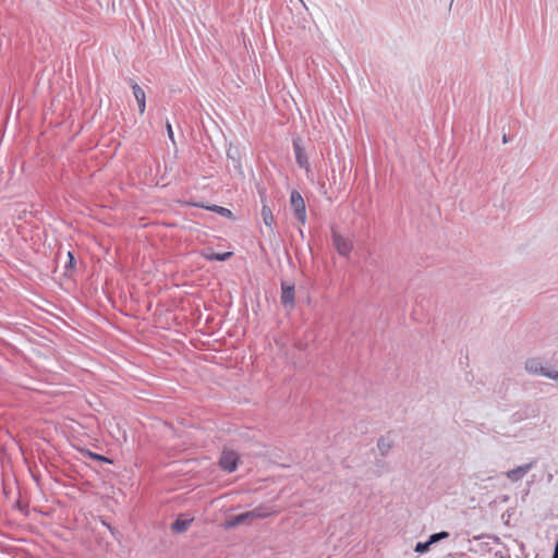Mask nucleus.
Returning <instances> with one entry per match:
<instances>
[{
	"instance_id": "f03ea898",
	"label": "nucleus",
	"mask_w": 558,
	"mask_h": 558,
	"mask_svg": "<svg viewBox=\"0 0 558 558\" xmlns=\"http://www.w3.org/2000/svg\"><path fill=\"white\" fill-rule=\"evenodd\" d=\"M331 240L337 253L348 258L353 250V240L350 236L341 234L336 229L331 230Z\"/></svg>"
},
{
	"instance_id": "1a4fd4ad",
	"label": "nucleus",
	"mask_w": 558,
	"mask_h": 558,
	"mask_svg": "<svg viewBox=\"0 0 558 558\" xmlns=\"http://www.w3.org/2000/svg\"><path fill=\"white\" fill-rule=\"evenodd\" d=\"M132 89H133V94H134V97L136 99V102L138 105V110H140V113H144L145 112V108H146V96H145V92L143 90V88L136 84V83H133L132 84Z\"/></svg>"
},
{
	"instance_id": "39448f33",
	"label": "nucleus",
	"mask_w": 558,
	"mask_h": 558,
	"mask_svg": "<svg viewBox=\"0 0 558 558\" xmlns=\"http://www.w3.org/2000/svg\"><path fill=\"white\" fill-rule=\"evenodd\" d=\"M534 462L519 465L512 470L507 471L505 475L510 482L517 483L521 481L532 470Z\"/></svg>"
},
{
	"instance_id": "6ab92c4d",
	"label": "nucleus",
	"mask_w": 558,
	"mask_h": 558,
	"mask_svg": "<svg viewBox=\"0 0 558 558\" xmlns=\"http://www.w3.org/2000/svg\"><path fill=\"white\" fill-rule=\"evenodd\" d=\"M68 255H69V258H70V264H73V259H74V257H73L72 253H71V252H69V254H68Z\"/></svg>"
},
{
	"instance_id": "2eb2a0df",
	"label": "nucleus",
	"mask_w": 558,
	"mask_h": 558,
	"mask_svg": "<svg viewBox=\"0 0 558 558\" xmlns=\"http://www.w3.org/2000/svg\"><path fill=\"white\" fill-rule=\"evenodd\" d=\"M449 537V533L448 532H439V533H435V534H432L429 536V539H428V544L433 545L439 541H442V539H446Z\"/></svg>"
},
{
	"instance_id": "4be33fe9",
	"label": "nucleus",
	"mask_w": 558,
	"mask_h": 558,
	"mask_svg": "<svg viewBox=\"0 0 558 558\" xmlns=\"http://www.w3.org/2000/svg\"><path fill=\"white\" fill-rule=\"evenodd\" d=\"M500 558H504L502 556H500Z\"/></svg>"
},
{
	"instance_id": "7ed1b4c3",
	"label": "nucleus",
	"mask_w": 558,
	"mask_h": 558,
	"mask_svg": "<svg viewBox=\"0 0 558 558\" xmlns=\"http://www.w3.org/2000/svg\"><path fill=\"white\" fill-rule=\"evenodd\" d=\"M525 371L533 375H539L547 378L556 377V371L546 367L538 357H531L525 361Z\"/></svg>"
},
{
	"instance_id": "f257e3e1",
	"label": "nucleus",
	"mask_w": 558,
	"mask_h": 558,
	"mask_svg": "<svg viewBox=\"0 0 558 558\" xmlns=\"http://www.w3.org/2000/svg\"><path fill=\"white\" fill-rule=\"evenodd\" d=\"M276 513H277V511L270 509L269 507L258 506L251 511L238 514V515L233 517L232 519L226 521L225 527L232 529V527H235L241 524L251 523L254 520L269 518Z\"/></svg>"
},
{
	"instance_id": "9d476101",
	"label": "nucleus",
	"mask_w": 558,
	"mask_h": 558,
	"mask_svg": "<svg viewBox=\"0 0 558 558\" xmlns=\"http://www.w3.org/2000/svg\"><path fill=\"white\" fill-rule=\"evenodd\" d=\"M377 448L379 450V453L381 456H387L391 449L393 448V440L391 437L389 436H381L378 440H377Z\"/></svg>"
},
{
	"instance_id": "ddd939ff",
	"label": "nucleus",
	"mask_w": 558,
	"mask_h": 558,
	"mask_svg": "<svg viewBox=\"0 0 558 558\" xmlns=\"http://www.w3.org/2000/svg\"><path fill=\"white\" fill-rule=\"evenodd\" d=\"M260 215H262L264 223L267 227L271 228L275 222V218H274L271 209L266 204H263Z\"/></svg>"
},
{
	"instance_id": "4468645a",
	"label": "nucleus",
	"mask_w": 558,
	"mask_h": 558,
	"mask_svg": "<svg viewBox=\"0 0 558 558\" xmlns=\"http://www.w3.org/2000/svg\"><path fill=\"white\" fill-rule=\"evenodd\" d=\"M231 255H232L231 252H227V253H210V254H205L204 256L208 260H220V262H223V260H227Z\"/></svg>"
},
{
	"instance_id": "f3484780",
	"label": "nucleus",
	"mask_w": 558,
	"mask_h": 558,
	"mask_svg": "<svg viewBox=\"0 0 558 558\" xmlns=\"http://www.w3.org/2000/svg\"><path fill=\"white\" fill-rule=\"evenodd\" d=\"M166 128H167L169 138L172 142H174V135H173V131H172V126H171L170 122H167Z\"/></svg>"
},
{
	"instance_id": "0eeeda50",
	"label": "nucleus",
	"mask_w": 558,
	"mask_h": 558,
	"mask_svg": "<svg viewBox=\"0 0 558 558\" xmlns=\"http://www.w3.org/2000/svg\"><path fill=\"white\" fill-rule=\"evenodd\" d=\"M293 148H294L296 163L301 168H306L307 169L308 168V160H307V157L305 155V151H304L303 147L301 146V141L300 140H294L293 141Z\"/></svg>"
},
{
	"instance_id": "20e7f679",
	"label": "nucleus",
	"mask_w": 558,
	"mask_h": 558,
	"mask_svg": "<svg viewBox=\"0 0 558 558\" xmlns=\"http://www.w3.org/2000/svg\"><path fill=\"white\" fill-rule=\"evenodd\" d=\"M290 204L296 218L301 221V223L304 225L306 222L305 203L298 191H292L290 196Z\"/></svg>"
},
{
	"instance_id": "a211bd4d",
	"label": "nucleus",
	"mask_w": 558,
	"mask_h": 558,
	"mask_svg": "<svg viewBox=\"0 0 558 558\" xmlns=\"http://www.w3.org/2000/svg\"><path fill=\"white\" fill-rule=\"evenodd\" d=\"M551 558H558V539L556 541L555 549H554V554H553Z\"/></svg>"
},
{
	"instance_id": "6e6552de",
	"label": "nucleus",
	"mask_w": 558,
	"mask_h": 558,
	"mask_svg": "<svg viewBox=\"0 0 558 558\" xmlns=\"http://www.w3.org/2000/svg\"><path fill=\"white\" fill-rule=\"evenodd\" d=\"M281 302L284 306L292 307L294 305V287L282 283L281 286Z\"/></svg>"
},
{
	"instance_id": "412c9836",
	"label": "nucleus",
	"mask_w": 558,
	"mask_h": 558,
	"mask_svg": "<svg viewBox=\"0 0 558 558\" xmlns=\"http://www.w3.org/2000/svg\"><path fill=\"white\" fill-rule=\"evenodd\" d=\"M95 458H97V459H99V460H102V459H104L102 457L97 456V454L95 456Z\"/></svg>"
},
{
	"instance_id": "9b49d317",
	"label": "nucleus",
	"mask_w": 558,
	"mask_h": 558,
	"mask_svg": "<svg viewBox=\"0 0 558 558\" xmlns=\"http://www.w3.org/2000/svg\"><path fill=\"white\" fill-rule=\"evenodd\" d=\"M192 521H193V519H189V518H178L172 523V530H174L175 532L182 533L189 529Z\"/></svg>"
},
{
	"instance_id": "aec40b11",
	"label": "nucleus",
	"mask_w": 558,
	"mask_h": 558,
	"mask_svg": "<svg viewBox=\"0 0 558 558\" xmlns=\"http://www.w3.org/2000/svg\"><path fill=\"white\" fill-rule=\"evenodd\" d=\"M556 377H551L550 379L558 380V372L556 371Z\"/></svg>"
},
{
	"instance_id": "dca6fc26",
	"label": "nucleus",
	"mask_w": 558,
	"mask_h": 558,
	"mask_svg": "<svg viewBox=\"0 0 558 558\" xmlns=\"http://www.w3.org/2000/svg\"><path fill=\"white\" fill-rule=\"evenodd\" d=\"M430 544H428V541L425 543H417L415 546V553L417 554H424L429 550Z\"/></svg>"
},
{
	"instance_id": "423d86ee",
	"label": "nucleus",
	"mask_w": 558,
	"mask_h": 558,
	"mask_svg": "<svg viewBox=\"0 0 558 558\" xmlns=\"http://www.w3.org/2000/svg\"><path fill=\"white\" fill-rule=\"evenodd\" d=\"M219 464L223 470L228 472L235 471L238 465V454L234 451L225 450L221 453Z\"/></svg>"
},
{
	"instance_id": "f8f14e48",
	"label": "nucleus",
	"mask_w": 558,
	"mask_h": 558,
	"mask_svg": "<svg viewBox=\"0 0 558 558\" xmlns=\"http://www.w3.org/2000/svg\"><path fill=\"white\" fill-rule=\"evenodd\" d=\"M195 206L206 208L207 210L217 213L218 215L223 216L226 218H232V213L230 209L218 206V205L204 206V205L195 204Z\"/></svg>"
}]
</instances>
